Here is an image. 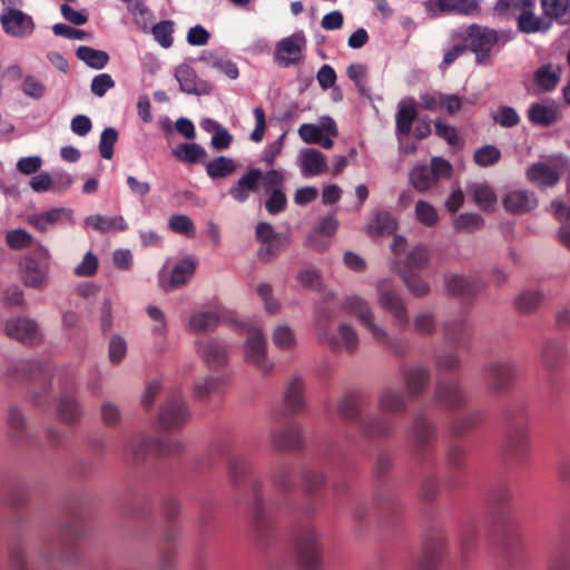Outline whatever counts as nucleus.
Instances as JSON below:
<instances>
[{"instance_id":"54","label":"nucleus","mask_w":570,"mask_h":570,"mask_svg":"<svg viewBox=\"0 0 570 570\" xmlns=\"http://www.w3.org/2000/svg\"><path fill=\"white\" fill-rule=\"evenodd\" d=\"M76 56L88 67L97 70L105 68L110 59L106 51L94 49L88 46H80L76 51Z\"/></svg>"},{"instance_id":"41","label":"nucleus","mask_w":570,"mask_h":570,"mask_svg":"<svg viewBox=\"0 0 570 570\" xmlns=\"http://www.w3.org/2000/svg\"><path fill=\"white\" fill-rule=\"evenodd\" d=\"M85 224L102 234L110 232H125L128 228V224L120 215L114 217H107L100 214L89 215L86 217Z\"/></svg>"},{"instance_id":"42","label":"nucleus","mask_w":570,"mask_h":570,"mask_svg":"<svg viewBox=\"0 0 570 570\" xmlns=\"http://www.w3.org/2000/svg\"><path fill=\"white\" fill-rule=\"evenodd\" d=\"M202 356L212 370L223 367L228 361L226 346L216 340H210L203 345Z\"/></svg>"},{"instance_id":"50","label":"nucleus","mask_w":570,"mask_h":570,"mask_svg":"<svg viewBox=\"0 0 570 570\" xmlns=\"http://www.w3.org/2000/svg\"><path fill=\"white\" fill-rule=\"evenodd\" d=\"M171 154L177 160L186 164L204 163L207 157L205 148L196 142H181Z\"/></svg>"},{"instance_id":"31","label":"nucleus","mask_w":570,"mask_h":570,"mask_svg":"<svg viewBox=\"0 0 570 570\" xmlns=\"http://www.w3.org/2000/svg\"><path fill=\"white\" fill-rule=\"evenodd\" d=\"M298 163L304 177L318 176L328 170L326 157L314 148L302 149Z\"/></svg>"},{"instance_id":"23","label":"nucleus","mask_w":570,"mask_h":570,"mask_svg":"<svg viewBox=\"0 0 570 570\" xmlns=\"http://www.w3.org/2000/svg\"><path fill=\"white\" fill-rule=\"evenodd\" d=\"M362 435L370 440L390 438L395 430L394 419L387 414H371L362 419L358 424Z\"/></svg>"},{"instance_id":"64","label":"nucleus","mask_w":570,"mask_h":570,"mask_svg":"<svg viewBox=\"0 0 570 570\" xmlns=\"http://www.w3.org/2000/svg\"><path fill=\"white\" fill-rule=\"evenodd\" d=\"M219 318L214 312H199L190 317V328L196 333L210 332L218 325Z\"/></svg>"},{"instance_id":"30","label":"nucleus","mask_w":570,"mask_h":570,"mask_svg":"<svg viewBox=\"0 0 570 570\" xmlns=\"http://www.w3.org/2000/svg\"><path fill=\"white\" fill-rule=\"evenodd\" d=\"M527 178L540 188L553 187L560 180V170L556 165L533 163L527 169Z\"/></svg>"},{"instance_id":"49","label":"nucleus","mask_w":570,"mask_h":570,"mask_svg":"<svg viewBox=\"0 0 570 570\" xmlns=\"http://www.w3.org/2000/svg\"><path fill=\"white\" fill-rule=\"evenodd\" d=\"M8 435L17 443H23L27 440L26 420L17 406H10L8 410Z\"/></svg>"},{"instance_id":"52","label":"nucleus","mask_w":570,"mask_h":570,"mask_svg":"<svg viewBox=\"0 0 570 570\" xmlns=\"http://www.w3.org/2000/svg\"><path fill=\"white\" fill-rule=\"evenodd\" d=\"M298 135L306 144H317L325 149H331L333 139L325 135L321 127L312 124H303L298 128Z\"/></svg>"},{"instance_id":"12","label":"nucleus","mask_w":570,"mask_h":570,"mask_svg":"<svg viewBox=\"0 0 570 570\" xmlns=\"http://www.w3.org/2000/svg\"><path fill=\"white\" fill-rule=\"evenodd\" d=\"M244 353L245 361L254 365L262 375H267L273 371L274 363L267 358L266 340L261 330L248 331Z\"/></svg>"},{"instance_id":"9","label":"nucleus","mask_w":570,"mask_h":570,"mask_svg":"<svg viewBox=\"0 0 570 570\" xmlns=\"http://www.w3.org/2000/svg\"><path fill=\"white\" fill-rule=\"evenodd\" d=\"M482 373L490 390L501 394L513 386L517 380V365L511 358L493 360L483 365Z\"/></svg>"},{"instance_id":"57","label":"nucleus","mask_w":570,"mask_h":570,"mask_svg":"<svg viewBox=\"0 0 570 570\" xmlns=\"http://www.w3.org/2000/svg\"><path fill=\"white\" fill-rule=\"evenodd\" d=\"M543 293L539 289H524L514 299L515 308L523 314H531L541 305Z\"/></svg>"},{"instance_id":"2","label":"nucleus","mask_w":570,"mask_h":570,"mask_svg":"<svg viewBox=\"0 0 570 570\" xmlns=\"http://www.w3.org/2000/svg\"><path fill=\"white\" fill-rule=\"evenodd\" d=\"M297 570H325L321 532L312 524L297 528L292 537Z\"/></svg>"},{"instance_id":"7","label":"nucleus","mask_w":570,"mask_h":570,"mask_svg":"<svg viewBox=\"0 0 570 570\" xmlns=\"http://www.w3.org/2000/svg\"><path fill=\"white\" fill-rule=\"evenodd\" d=\"M180 444L167 443L158 438L137 434L130 438L125 446V455L134 463H140L149 455H165L178 452Z\"/></svg>"},{"instance_id":"56","label":"nucleus","mask_w":570,"mask_h":570,"mask_svg":"<svg viewBox=\"0 0 570 570\" xmlns=\"http://www.w3.org/2000/svg\"><path fill=\"white\" fill-rule=\"evenodd\" d=\"M371 336L379 345L383 346L394 355H404L407 351L406 343L399 337H392L382 325H380L377 327V332H373Z\"/></svg>"},{"instance_id":"51","label":"nucleus","mask_w":570,"mask_h":570,"mask_svg":"<svg viewBox=\"0 0 570 570\" xmlns=\"http://www.w3.org/2000/svg\"><path fill=\"white\" fill-rule=\"evenodd\" d=\"M540 6L551 27L553 21L563 23L562 20L570 16V0H540Z\"/></svg>"},{"instance_id":"59","label":"nucleus","mask_w":570,"mask_h":570,"mask_svg":"<svg viewBox=\"0 0 570 570\" xmlns=\"http://www.w3.org/2000/svg\"><path fill=\"white\" fill-rule=\"evenodd\" d=\"M483 420L484 413L481 411L468 413L463 417L456 419L451 423L450 432L453 436H461L478 428Z\"/></svg>"},{"instance_id":"29","label":"nucleus","mask_w":570,"mask_h":570,"mask_svg":"<svg viewBox=\"0 0 570 570\" xmlns=\"http://www.w3.org/2000/svg\"><path fill=\"white\" fill-rule=\"evenodd\" d=\"M444 284L449 294L460 298L472 297L483 287L479 278L458 274L446 275Z\"/></svg>"},{"instance_id":"53","label":"nucleus","mask_w":570,"mask_h":570,"mask_svg":"<svg viewBox=\"0 0 570 570\" xmlns=\"http://www.w3.org/2000/svg\"><path fill=\"white\" fill-rule=\"evenodd\" d=\"M469 193L473 200L483 210H490L497 204V195L493 189L485 183H474L469 186Z\"/></svg>"},{"instance_id":"16","label":"nucleus","mask_w":570,"mask_h":570,"mask_svg":"<svg viewBox=\"0 0 570 570\" xmlns=\"http://www.w3.org/2000/svg\"><path fill=\"white\" fill-rule=\"evenodd\" d=\"M434 401L444 409L459 410L468 404V394L458 380L440 379L435 383Z\"/></svg>"},{"instance_id":"11","label":"nucleus","mask_w":570,"mask_h":570,"mask_svg":"<svg viewBox=\"0 0 570 570\" xmlns=\"http://www.w3.org/2000/svg\"><path fill=\"white\" fill-rule=\"evenodd\" d=\"M510 12L514 16L521 33H544L551 29L543 12L541 16L535 14V0H515Z\"/></svg>"},{"instance_id":"10","label":"nucleus","mask_w":570,"mask_h":570,"mask_svg":"<svg viewBox=\"0 0 570 570\" xmlns=\"http://www.w3.org/2000/svg\"><path fill=\"white\" fill-rule=\"evenodd\" d=\"M451 174L452 166L448 160L433 157L430 166H414L410 171L409 179L415 190L423 193L433 187L440 178L450 177Z\"/></svg>"},{"instance_id":"36","label":"nucleus","mask_w":570,"mask_h":570,"mask_svg":"<svg viewBox=\"0 0 570 570\" xmlns=\"http://www.w3.org/2000/svg\"><path fill=\"white\" fill-rule=\"evenodd\" d=\"M443 334L446 342L454 346H463L469 342L470 326L468 320L459 316L445 321L443 324Z\"/></svg>"},{"instance_id":"61","label":"nucleus","mask_w":570,"mask_h":570,"mask_svg":"<svg viewBox=\"0 0 570 570\" xmlns=\"http://www.w3.org/2000/svg\"><path fill=\"white\" fill-rule=\"evenodd\" d=\"M429 250L425 246H415L407 255L406 262L400 271H411L412 273H420L428 266Z\"/></svg>"},{"instance_id":"24","label":"nucleus","mask_w":570,"mask_h":570,"mask_svg":"<svg viewBox=\"0 0 570 570\" xmlns=\"http://www.w3.org/2000/svg\"><path fill=\"white\" fill-rule=\"evenodd\" d=\"M175 78L179 83V88L183 92L195 96L209 95L213 90V86L197 77L196 71L186 63L179 65L175 70Z\"/></svg>"},{"instance_id":"18","label":"nucleus","mask_w":570,"mask_h":570,"mask_svg":"<svg viewBox=\"0 0 570 570\" xmlns=\"http://www.w3.org/2000/svg\"><path fill=\"white\" fill-rule=\"evenodd\" d=\"M531 439L529 429H505L502 451L515 462L524 461L530 454Z\"/></svg>"},{"instance_id":"46","label":"nucleus","mask_w":570,"mask_h":570,"mask_svg":"<svg viewBox=\"0 0 570 570\" xmlns=\"http://www.w3.org/2000/svg\"><path fill=\"white\" fill-rule=\"evenodd\" d=\"M505 429H529L528 410L522 402H512L503 411Z\"/></svg>"},{"instance_id":"43","label":"nucleus","mask_w":570,"mask_h":570,"mask_svg":"<svg viewBox=\"0 0 570 570\" xmlns=\"http://www.w3.org/2000/svg\"><path fill=\"white\" fill-rule=\"evenodd\" d=\"M416 117L417 110L414 99L401 102L395 116L396 134L407 136L412 130V126Z\"/></svg>"},{"instance_id":"28","label":"nucleus","mask_w":570,"mask_h":570,"mask_svg":"<svg viewBox=\"0 0 570 570\" xmlns=\"http://www.w3.org/2000/svg\"><path fill=\"white\" fill-rule=\"evenodd\" d=\"M405 393L409 399H416L424 393L431 382V372L426 365H414L404 371Z\"/></svg>"},{"instance_id":"37","label":"nucleus","mask_w":570,"mask_h":570,"mask_svg":"<svg viewBox=\"0 0 570 570\" xmlns=\"http://www.w3.org/2000/svg\"><path fill=\"white\" fill-rule=\"evenodd\" d=\"M72 210L69 208H52L45 213L32 214L28 217V223L40 233H47L49 226L59 223L63 217L67 219L72 218Z\"/></svg>"},{"instance_id":"58","label":"nucleus","mask_w":570,"mask_h":570,"mask_svg":"<svg viewBox=\"0 0 570 570\" xmlns=\"http://www.w3.org/2000/svg\"><path fill=\"white\" fill-rule=\"evenodd\" d=\"M395 218L386 210L377 212L367 226L371 235H390L396 229Z\"/></svg>"},{"instance_id":"15","label":"nucleus","mask_w":570,"mask_h":570,"mask_svg":"<svg viewBox=\"0 0 570 570\" xmlns=\"http://www.w3.org/2000/svg\"><path fill=\"white\" fill-rule=\"evenodd\" d=\"M189 416V407L178 393L168 396L159 410V423L165 431L180 429Z\"/></svg>"},{"instance_id":"32","label":"nucleus","mask_w":570,"mask_h":570,"mask_svg":"<svg viewBox=\"0 0 570 570\" xmlns=\"http://www.w3.org/2000/svg\"><path fill=\"white\" fill-rule=\"evenodd\" d=\"M503 206L509 213L522 215L534 209L538 206V199L532 191L512 190L504 196Z\"/></svg>"},{"instance_id":"4","label":"nucleus","mask_w":570,"mask_h":570,"mask_svg":"<svg viewBox=\"0 0 570 570\" xmlns=\"http://www.w3.org/2000/svg\"><path fill=\"white\" fill-rule=\"evenodd\" d=\"M285 173L281 169L271 168L263 171L256 167H249L228 189V195L237 203L244 204L252 194H257L261 187L272 185H284Z\"/></svg>"},{"instance_id":"20","label":"nucleus","mask_w":570,"mask_h":570,"mask_svg":"<svg viewBox=\"0 0 570 570\" xmlns=\"http://www.w3.org/2000/svg\"><path fill=\"white\" fill-rule=\"evenodd\" d=\"M407 395L400 387L386 385L377 394L379 410L395 419L407 412Z\"/></svg>"},{"instance_id":"48","label":"nucleus","mask_w":570,"mask_h":570,"mask_svg":"<svg viewBox=\"0 0 570 570\" xmlns=\"http://www.w3.org/2000/svg\"><path fill=\"white\" fill-rule=\"evenodd\" d=\"M206 174L213 180L227 178L237 169V164L233 158L218 156L205 164Z\"/></svg>"},{"instance_id":"5","label":"nucleus","mask_w":570,"mask_h":570,"mask_svg":"<svg viewBox=\"0 0 570 570\" xmlns=\"http://www.w3.org/2000/svg\"><path fill=\"white\" fill-rule=\"evenodd\" d=\"M409 436L412 441V452L422 463L432 460L434 453V442L438 436L436 425L424 413L414 416L409 429Z\"/></svg>"},{"instance_id":"40","label":"nucleus","mask_w":570,"mask_h":570,"mask_svg":"<svg viewBox=\"0 0 570 570\" xmlns=\"http://www.w3.org/2000/svg\"><path fill=\"white\" fill-rule=\"evenodd\" d=\"M361 395L356 392H346L337 401V413L338 415L348 422L360 424L361 419Z\"/></svg>"},{"instance_id":"27","label":"nucleus","mask_w":570,"mask_h":570,"mask_svg":"<svg viewBox=\"0 0 570 570\" xmlns=\"http://www.w3.org/2000/svg\"><path fill=\"white\" fill-rule=\"evenodd\" d=\"M272 442L274 446L282 451L301 450L303 445L302 428L296 422H291L279 426L272 432Z\"/></svg>"},{"instance_id":"1","label":"nucleus","mask_w":570,"mask_h":570,"mask_svg":"<svg viewBox=\"0 0 570 570\" xmlns=\"http://www.w3.org/2000/svg\"><path fill=\"white\" fill-rule=\"evenodd\" d=\"M264 482L259 478L249 480L248 489L250 500L248 509L250 511V529L254 540L259 546H266L273 535L275 527V514L278 511L269 508V499L263 497Z\"/></svg>"},{"instance_id":"25","label":"nucleus","mask_w":570,"mask_h":570,"mask_svg":"<svg viewBox=\"0 0 570 570\" xmlns=\"http://www.w3.org/2000/svg\"><path fill=\"white\" fill-rule=\"evenodd\" d=\"M321 336L333 350H344L353 354L358 348V334L353 325L346 322L338 325L336 334L328 331Z\"/></svg>"},{"instance_id":"19","label":"nucleus","mask_w":570,"mask_h":570,"mask_svg":"<svg viewBox=\"0 0 570 570\" xmlns=\"http://www.w3.org/2000/svg\"><path fill=\"white\" fill-rule=\"evenodd\" d=\"M306 47V38L302 31L295 32L276 43L275 58L283 67L296 65L302 60Z\"/></svg>"},{"instance_id":"6","label":"nucleus","mask_w":570,"mask_h":570,"mask_svg":"<svg viewBox=\"0 0 570 570\" xmlns=\"http://www.w3.org/2000/svg\"><path fill=\"white\" fill-rule=\"evenodd\" d=\"M269 481L276 494L269 498V508L283 512L291 509L289 493L295 490L294 468L291 463H279L273 466Z\"/></svg>"},{"instance_id":"17","label":"nucleus","mask_w":570,"mask_h":570,"mask_svg":"<svg viewBox=\"0 0 570 570\" xmlns=\"http://www.w3.org/2000/svg\"><path fill=\"white\" fill-rule=\"evenodd\" d=\"M340 306L347 314L354 316L360 325L370 334L375 331L377 332L380 324L375 322L374 311L367 299L353 294L344 297Z\"/></svg>"},{"instance_id":"33","label":"nucleus","mask_w":570,"mask_h":570,"mask_svg":"<svg viewBox=\"0 0 570 570\" xmlns=\"http://www.w3.org/2000/svg\"><path fill=\"white\" fill-rule=\"evenodd\" d=\"M305 384L301 376L293 375L284 390V403L291 413H298L306 406L304 397Z\"/></svg>"},{"instance_id":"21","label":"nucleus","mask_w":570,"mask_h":570,"mask_svg":"<svg viewBox=\"0 0 570 570\" xmlns=\"http://www.w3.org/2000/svg\"><path fill=\"white\" fill-rule=\"evenodd\" d=\"M6 335L22 344H36L40 340L38 324L28 317L18 316L6 321L4 324Z\"/></svg>"},{"instance_id":"13","label":"nucleus","mask_w":570,"mask_h":570,"mask_svg":"<svg viewBox=\"0 0 570 570\" xmlns=\"http://www.w3.org/2000/svg\"><path fill=\"white\" fill-rule=\"evenodd\" d=\"M376 291L380 306L392 316L395 326L401 331L406 330L410 324V317L401 296L390 288L385 281L377 283Z\"/></svg>"},{"instance_id":"3","label":"nucleus","mask_w":570,"mask_h":570,"mask_svg":"<svg viewBox=\"0 0 570 570\" xmlns=\"http://www.w3.org/2000/svg\"><path fill=\"white\" fill-rule=\"evenodd\" d=\"M83 533L82 525L77 521H71L61 527L56 540L46 539L45 547L40 551L41 558L46 562L77 563L80 559L78 541L83 537Z\"/></svg>"},{"instance_id":"55","label":"nucleus","mask_w":570,"mask_h":570,"mask_svg":"<svg viewBox=\"0 0 570 570\" xmlns=\"http://www.w3.org/2000/svg\"><path fill=\"white\" fill-rule=\"evenodd\" d=\"M267 198L265 208L271 215L283 213L287 207V198L283 190V185H272L264 188Z\"/></svg>"},{"instance_id":"47","label":"nucleus","mask_w":570,"mask_h":570,"mask_svg":"<svg viewBox=\"0 0 570 570\" xmlns=\"http://www.w3.org/2000/svg\"><path fill=\"white\" fill-rule=\"evenodd\" d=\"M561 78L560 67H553L551 63H546L539 67L534 75L533 81L542 91H551L559 83Z\"/></svg>"},{"instance_id":"34","label":"nucleus","mask_w":570,"mask_h":570,"mask_svg":"<svg viewBox=\"0 0 570 570\" xmlns=\"http://www.w3.org/2000/svg\"><path fill=\"white\" fill-rule=\"evenodd\" d=\"M561 118L559 107L554 104L533 102L528 108V119L534 126L550 127Z\"/></svg>"},{"instance_id":"39","label":"nucleus","mask_w":570,"mask_h":570,"mask_svg":"<svg viewBox=\"0 0 570 570\" xmlns=\"http://www.w3.org/2000/svg\"><path fill=\"white\" fill-rule=\"evenodd\" d=\"M337 228V220L334 216L327 215L325 216L320 224L315 227V229L308 235L306 244L309 248L315 250H324L328 247V240H320L318 237L324 235L326 237H331Z\"/></svg>"},{"instance_id":"26","label":"nucleus","mask_w":570,"mask_h":570,"mask_svg":"<svg viewBox=\"0 0 570 570\" xmlns=\"http://www.w3.org/2000/svg\"><path fill=\"white\" fill-rule=\"evenodd\" d=\"M254 469V461L248 454H232L227 459V475L229 482L236 489L244 487Z\"/></svg>"},{"instance_id":"14","label":"nucleus","mask_w":570,"mask_h":570,"mask_svg":"<svg viewBox=\"0 0 570 570\" xmlns=\"http://www.w3.org/2000/svg\"><path fill=\"white\" fill-rule=\"evenodd\" d=\"M466 39L470 50L475 53L476 62L485 65L492 48L500 40V35L497 30L489 27L472 24L468 29Z\"/></svg>"},{"instance_id":"44","label":"nucleus","mask_w":570,"mask_h":570,"mask_svg":"<svg viewBox=\"0 0 570 570\" xmlns=\"http://www.w3.org/2000/svg\"><path fill=\"white\" fill-rule=\"evenodd\" d=\"M57 414L66 424H77L80 421L81 405L73 394H65L59 399Z\"/></svg>"},{"instance_id":"63","label":"nucleus","mask_w":570,"mask_h":570,"mask_svg":"<svg viewBox=\"0 0 570 570\" xmlns=\"http://www.w3.org/2000/svg\"><path fill=\"white\" fill-rule=\"evenodd\" d=\"M155 41H157L163 48L168 49L174 43V31H175V23L171 20H163L148 30Z\"/></svg>"},{"instance_id":"45","label":"nucleus","mask_w":570,"mask_h":570,"mask_svg":"<svg viewBox=\"0 0 570 570\" xmlns=\"http://www.w3.org/2000/svg\"><path fill=\"white\" fill-rule=\"evenodd\" d=\"M334 296L332 292L325 293L322 303L317 307L316 327L320 335L330 331V323L336 316L337 307L334 304Z\"/></svg>"},{"instance_id":"60","label":"nucleus","mask_w":570,"mask_h":570,"mask_svg":"<svg viewBox=\"0 0 570 570\" xmlns=\"http://www.w3.org/2000/svg\"><path fill=\"white\" fill-rule=\"evenodd\" d=\"M288 246V239L285 235H278L273 239L261 243L258 257L264 262H271L277 257Z\"/></svg>"},{"instance_id":"35","label":"nucleus","mask_w":570,"mask_h":570,"mask_svg":"<svg viewBox=\"0 0 570 570\" xmlns=\"http://www.w3.org/2000/svg\"><path fill=\"white\" fill-rule=\"evenodd\" d=\"M197 261L191 257L180 259L173 268L169 282L161 284L165 291H173L183 287L188 283L196 271Z\"/></svg>"},{"instance_id":"22","label":"nucleus","mask_w":570,"mask_h":570,"mask_svg":"<svg viewBox=\"0 0 570 570\" xmlns=\"http://www.w3.org/2000/svg\"><path fill=\"white\" fill-rule=\"evenodd\" d=\"M0 22L6 33L17 38L28 37L35 30L33 19L17 8L3 12Z\"/></svg>"},{"instance_id":"38","label":"nucleus","mask_w":570,"mask_h":570,"mask_svg":"<svg viewBox=\"0 0 570 570\" xmlns=\"http://www.w3.org/2000/svg\"><path fill=\"white\" fill-rule=\"evenodd\" d=\"M442 534L438 538L426 539L424 552L420 560L410 570H435L441 560Z\"/></svg>"},{"instance_id":"8","label":"nucleus","mask_w":570,"mask_h":570,"mask_svg":"<svg viewBox=\"0 0 570 570\" xmlns=\"http://www.w3.org/2000/svg\"><path fill=\"white\" fill-rule=\"evenodd\" d=\"M49 266V250L38 244L35 253L24 257L20 263L23 284L32 288L46 287L48 283Z\"/></svg>"},{"instance_id":"62","label":"nucleus","mask_w":570,"mask_h":570,"mask_svg":"<svg viewBox=\"0 0 570 570\" xmlns=\"http://www.w3.org/2000/svg\"><path fill=\"white\" fill-rule=\"evenodd\" d=\"M225 379L222 376H208L204 381L198 382L194 386V395L198 400L209 397L212 394H220Z\"/></svg>"}]
</instances>
